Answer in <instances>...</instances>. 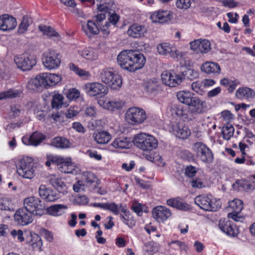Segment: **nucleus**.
<instances>
[{"label":"nucleus","instance_id":"1","mask_svg":"<svg viewBox=\"0 0 255 255\" xmlns=\"http://www.w3.org/2000/svg\"><path fill=\"white\" fill-rule=\"evenodd\" d=\"M189 107L182 105H173L170 109L171 115L177 120L189 122L193 119V114H201L207 109L206 101L199 97H194Z\"/></svg>","mask_w":255,"mask_h":255},{"label":"nucleus","instance_id":"2","mask_svg":"<svg viewBox=\"0 0 255 255\" xmlns=\"http://www.w3.org/2000/svg\"><path fill=\"white\" fill-rule=\"evenodd\" d=\"M117 61L120 67L130 72L142 69L146 63L143 54L131 50L122 51L118 55Z\"/></svg>","mask_w":255,"mask_h":255},{"label":"nucleus","instance_id":"3","mask_svg":"<svg viewBox=\"0 0 255 255\" xmlns=\"http://www.w3.org/2000/svg\"><path fill=\"white\" fill-rule=\"evenodd\" d=\"M15 165L19 177L31 179L35 176L36 166L33 157L27 156L20 157L15 160Z\"/></svg>","mask_w":255,"mask_h":255},{"label":"nucleus","instance_id":"4","mask_svg":"<svg viewBox=\"0 0 255 255\" xmlns=\"http://www.w3.org/2000/svg\"><path fill=\"white\" fill-rule=\"evenodd\" d=\"M132 142L137 148L144 152L152 151L158 145V141L154 136L144 132L134 135Z\"/></svg>","mask_w":255,"mask_h":255},{"label":"nucleus","instance_id":"5","mask_svg":"<svg viewBox=\"0 0 255 255\" xmlns=\"http://www.w3.org/2000/svg\"><path fill=\"white\" fill-rule=\"evenodd\" d=\"M100 79L111 90L119 91L123 86L121 74L111 68H104L100 71Z\"/></svg>","mask_w":255,"mask_h":255},{"label":"nucleus","instance_id":"6","mask_svg":"<svg viewBox=\"0 0 255 255\" xmlns=\"http://www.w3.org/2000/svg\"><path fill=\"white\" fill-rule=\"evenodd\" d=\"M194 202L201 209L208 211H216L221 206L220 200L211 194L198 195L195 198Z\"/></svg>","mask_w":255,"mask_h":255},{"label":"nucleus","instance_id":"7","mask_svg":"<svg viewBox=\"0 0 255 255\" xmlns=\"http://www.w3.org/2000/svg\"><path fill=\"white\" fill-rule=\"evenodd\" d=\"M147 119V115L144 109L133 107L128 109L125 113L126 121L129 125L137 126L142 124Z\"/></svg>","mask_w":255,"mask_h":255},{"label":"nucleus","instance_id":"8","mask_svg":"<svg viewBox=\"0 0 255 255\" xmlns=\"http://www.w3.org/2000/svg\"><path fill=\"white\" fill-rule=\"evenodd\" d=\"M42 63L44 67L49 70L58 69L61 63V55L54 50H49L42 54Z\"/></svg>","mask_w":255,"mask_h":255},{"label":"nucleus","instance_id":"9","mask_svg":"<svg viewBox=\"0 0 255 255\" xmlns=\"http://www.w3.org/2000/svg\"><path fill=\"white\" fill-rule=\"evenodd\" d=\"M98 105L105 110L115 112L121 110L125 105V102L119 99L109 97H102L97 100Z\"/></svg>","mask_w":255,"mask_h":255},{"label":"nucleus","instance_id":"10","mask_svg":"<svg viewBox=\"0 0 255 255\" xmlns=\"http://www.w3.org/2000/svg\"><path fill=\"white\" fill-rule=\"evenodd\" d=\"M156 50L159 55L169 56L172 58L178 59L183 56V53L180 51L173 43L162 42L156 46Z\"/></svg>","mask_w":255,"mask_h":255},{"label":"nucleus","instance_id":"11","mask_svg":"<svg viewBox=\"0 0 255 255\" xmlns=\"http://www.w3.org/2000/svg\"><path fill=\"white\" fill-rule=\"evenodd\" d=\"M161 79L165 86L174 88L180 85L184 78L181 73L174 70H165L161 73Z\"/></svg>","mask_w":255,"mask_h":255},{"label":"nucleus","instance_id":"12","mask_svg":"<svg viewBox=\"0 0 255 255\" xmlns=\"http://www.w3.org/2000/svg\"><path fill=\"white\" fill-rule=\"evenodd\" d=\"M193 151L196 156L202 162L211 163L214 160L213 154L206 145L201 142L194 143L192 147Z\"/></svg>","mask_w":255,"mask_h":255},{"label":"nucleus","instance_id":"13","mask_svg":"<svg viewBox=\"0 0 255 255\" xmlns=\"http://www.w3.org/2000/svg\"><path fill=\"white\" fill-rule=\"evenodd\" d=\"M24 209L33 215L41 216L44 213V206L41 200L37 197L30 196L23 200Z\"/></svg>","mask_w":255,"mask_h":255},{"label":"nucleus","instance_id":"14","mask_svg":"<svg viewBox=\"0 0 255 255\" xmlns=\"http://www.w3.org/2000/svg\"><path fill=\"white\" fill-rule=\"evenodd\" d=\"M14 60L17 68L22 71L30 70L37 63L36 56L28 53L18 55Z\"/></svg>","mask_w":255,"mask_h":255},{"label":"nucleus","instance_id":"15","mask_svg":"<svg viewBox=\"0 0 255 255\" xmlns=\"http://www.w3.org/2000/svg\"><path fill=\"white\" fill-rule=\"evenodd\" d=\"M83 89L85 93L90 97H95L100 95L104 96L109 92L107 87L103 84L97 82L87 83L84 85Z\"/></svg>","mask_w":255,"mask_h":255},{"label":"nucleus","instance_id":"16","mask_svg":"<svg viewBox=\"0 0 255 255\" xmlns=\"http://www.w3.org/2000/svg\"><path fill=\"white\" fill-rule=\"evenodd\" d=\"M190 49L196 54H206L211 49V43L207 39H198L190 42Z\"/></svg>","mask_w":255,"mask_h":255},{"label":"nucleus","instance_id":"17","mask_svg":"<svg viewBox=\"0 0 255 255\" xmlns=\"http://www.w3.org/2000/svg\"><path fill=\"white\" fill-rule=\"evenodd\" d=\"M171 211L165 206H157L152 211L153 219L158 223H163L167 221L171 216Z\"/></svg>","mask_w":255,"mask_h":255},{"label":"nucleus","instance_id":"18","mask_svg":"<svg viewBox=\"0 0 255 255\" xmlns=\"http://www.w3.org/2000/svg\"><path fill=\"white\" fill-rule=\"evenodd\" d=\"M49 74V72H44L32 78L28 83L29 88L32 90H36L39 87L48 88Z\"/></svg>","mask_w":255,"mask_h":255},{"label":"nucleus","instance_id":"19","mask_svg":"<svg viewBox=\"0 0 255 255\" xmlns=\"http://www.w3.org/2000/svg\"><path fill=\"white\" fill-rule=\"evenodd\" d=\"M78 54L88 63H92L96 61L99 58L98 50L91 46L78 50Z\"/></svg>","mask_w":255,"mask_h":255},{"label":"nucleus","instance_id":"20","mask_svg":"<svg viewBox=\"0 0 255 255\" xmlns=\"http://www.w3.org/2000/svg\"><path fill=\"white\" fill-rule=\"evenodd\" d=\"M173 15V12L171 10H159L151 14L150 19L154 23H165L171 21Z\"/></svg>","mask_w":255,"mask_h":255},{"label":"nucleus","instance_id":"21","mask_svg":"<svg viewBox=\"0 0 255 255\" xmlns=\"http://www.w3.org/2000/svg\"><path fill=\"white\" fill-rule=\"evenodd\" d=\"M33 215L24 208L19 209L14 215V221L17 224L26 226L32 222Z\"/></svg>","mask_w":255,"mask_h":255},{"label":"nucleus","instance_id":"22","mask_svg":"<svg viewBox=\"0 0 255 255\" xmlns=\"http://www.w3.org/2000/svg\"><path fill=\"white\" fill-rule=\"evenodd\" d=\"M62 159L58 167L59 171L64 173H71L75 175L80 173V168L72 162L71 157H62Z\"/></svg>","mask_w":255,"mask_h":255},{"label":"nucleus","instance_id":"23","mask_svg":"<svg viewBox=\"0 0 255 255\" xmlns=\"http://www.w3.org/2000/svg\"><path fill=\"white\" fill-rule=\"evenodd\" d=\"M127 32L128 35L131 38H142L147 34V28L144 24L133 23L128 27Z\"/></svg>","mask_w":255,"mask_h":255},{"label":"nucleus","instance_id":"24","mask_svg":"<svg viewBox=\"0 0 255 255\" xmlns=\"http://www.w3.org/2000/svg\"><path fill=\"white\" fill-rule=\"evenodd\" d=\"M131 145L130 138L122 136L114 139L109 145V149L110 151L114 152L115 150L128 149Z\"/></svg>","mask_w":255,"mask_h":255},{"label":"nucleus","instance_id":"25","mask_svg":"<svg viewBox=\"0 0 255 255\" xmlns=\"http://www.w3.org/2000/svg\"><path fill=\"white\" fill-rule=\"evenodd\" d=\"M171 130L177 137L181 139H186L191 134L190 129L188 127L177 122L172 124Z\"/></svg>","mask_w":255,"mask_h":255},{"label":"nucleus","instance_id":"26","mask_svg":"<svg viewBox=\"0 0 255 255\" xmlns=\"http://www.w3.org/2000/svg\"><path fill=\"white\" fill-rule=\"evenodd\" d=\"M45 136L41 133L34 132L30 136H24L22 138V141L26 145L37 146L45 139Z\"/></svg>","mask_w":255,"mask_h":255},{"label":"nucleus","instance_id":"27","mask_svg":"<svg viewBox=\"0 0 255 255\" xmlns=\"http://www.w3.org/2000/svg\"><path fill=\"white\" fill-rule=\"evenodd\" d=\"M16 25V20L12 16L6 14L0 16V29L9 31L15 28Z\"/></svg>","mask_w":255,"mask_h":255},{"label":"nucleus","instance_id":"28","mask_svg":"<svg viewBox=\"0 0 255 255\" xmlns=\"http://www.w3.org/2000/svg\"><path fill=\"white\" fill-rule=\"evenodd\" d=\"M39 196L48 202H53L59 198L58 194L45 185H40L38 189Z\"/></svg>","mask_w":255,"mask_h":255},{"label":"nucleus","instance_id":"29","mask_svg":"<svg viewBox=\"0 0 255 255\" xmlns=\"http://www.w3.org/2000/svg\"><path fill=\"white\" fill-rule=\"evenodd\" d=\"M82 29L85 35L89 38H92L100 33V28L93 21L89 20L87 22L82 23Z\"/></svg>","mask_w":255,"mask_h":255},{"label":"nucleus","instance_id":"30","mask_svg":"<svg viewBox=\"0 0 255 255\" xmlns=\"http://www.w3.org/2000/svg\"><path fill=\"white\" fill-rule=\"evenodd\" d=\"M219 228L226 234L234 237L238 235V229L230 221H225V220H220L219 223Z\"/></svg>","mask_w":255,"mask_h":255},{"label":"nucleus","instance_id":"31","mask_svg":"<svg viewBox=\"0 0 255 255\" xmlns=\"http://www.w3.org/2000/svg\"><path fill=\"white\" fill-rule=\"evenodd\" d=\"M26 243L30 246L34 250L40 251L43 246V243L40 237L35 233L28 232L26 234Z\"/></svg>","mask_w":255,"mask_h":255},{"label":"nucleus","instance_id":"32","mask_svg":"<svg viewBox=\"0 0 255 255\" xmlns=\"http://www.w3.org/2000/svg\"><path fill=\"white\" fill-rule=\"evenodd\" d=\"M49 181L50 184L55 187L59 193L65 194L68 192V188L66 185L62 181L59 176L51 175L49 176Z\"/></svg>","mask_w":255,"mask_h":255},{"label":"nucleus","instance_id":"33","mask_svg":"<svg viewBox=\"0 0 255 255\" xmlns=\"http://www.w3.org/2000/svg\"><path fill=\"white\" fill-rule=\"evenodd\" d=\"M201 71L207 74L219 75L221 69L219 64L216 62L208 61L202 64Z\"/></svg>","mask_w":255,"mask_h":255},{"label":"nucleus","instance_id":"34","mask_svg":"<svg viewBox=\"0 0 255 255\" xmlns=\"http://www.w3.org/2000/svg\"><path fill=\"white\" fill-rule=\"evenodd\" d=\"M50 145L59 149H66L71 147L72 144L66 138L57 136L51 140Z\"/></svg>","mask_w":255,"mask_h":255},{"label":"nucleus","instance_id":"35","mask_svg":"<svg viewBox=\"0 0 255 255\" xmlns=\"http://www.w3.org/2000/svg\"><path fill=\"white\" fill-rule=\"evenodd\" d=\"M93 137L97 143L103 144L108 143L111 139L112 135L107 131H97L94 132Z\"/></svg>","mask_w":255,"mask_h":255},{"label":"nucleus","instance_id":"36","mask_svg":"<svg viewBox=\"0 0 255 255\" xmlns=\"http://www.w3.org/2000/svg\"><path fill=\"white\" fill-rule=\"evenodd\" d=\"M68 207L64 204H55L47 208L48 214L52 216L58 217L65 214Z\"/></svg>","mask_w":255,"mask_h":255},{"label":"nucleus","instance_id":"37","mask_svg":"<svg viewBox=\"0 0 255 255\" xmlns=\"http://www.w3.org/2000/svg\"><path fill=\"white\" fill-rule=\"evenodd\" d=\"M236 96L241 100H248L255 97V92L248 87H241L236 91Z\"/></svg>","mask_w":255,"mask_h":255},{"label":"nucleus","instance_id":"38","mask_svg":"<svg viewBox=\"0 0 255 255\" xmlns=\"http://www.w3.org/2000/svg\"><path fill=\"white\" fill-rule=\"evenodd\" d=\"M176 96L180 103L188 106L195 97L194 94L189 91H179L177 93Z\"/></svg>","mask_w":255,"mask_h":255},{"label":"nucleus","instance_id":"39","mask_svg":"<svg viewBox=\"0 0 255 255\" xmlns=\"http://www.w3.org/2000/svg\"><path fill=\"white\" fill-rule=\"evenodd\" d=\"M167 204L169 206L185 211L191 209L189 205L178 199H169L167 200Z\"/></svg>","mask_w":255,"mask_h":255},{"label":"nucleus","instance_id":"40","mask_svg":"<svg viewBox=\"0 0 255 255\" xmlns=\"http://www.w3.org/2000/svg\"><path fill=\"white\" fill-rule=\"evenodd\" d=\"M106 210H109L116 215H118L120 213V211L124 214H125L126 216H127L128 214L127 210L126 207L123 205V204H120L118 205L116 204L115 202L107 203Z\"/></svg>","mask_w":255,"mask_h":255},{"label":"nucleus","instance_id":"41","mask_svg":"<svg viewBox=\"0 0 255 255\" xmlns=\"http://www.w3.org/2000/svg\"><path fill=\"white\" fill-rule=\"evenodd\" d=\"M38 28L43 34L53 38L54 40L59 41L61 38V35L49 26L39 25Z\"/></svg>","mask_w":255,"mask_h":255},{"label":"nucleus","instance_id":"42","mask_svg":"<svg viewBox=\"0 0 255 255\" xmlns=\"http://www.w3.org/2000/svg\"><path fill=\"white\" fill-rule=\"evenodd\" d=\"M144 89L149 94H155L158 88V82L157 79L152 78L144 82Z\"/></svg>","mask_w":255,"mask_h":255},{"label":"nucleus","instance_id":"43","mask_svg":"<svg viewBox=\"0 0 255 255\" xmlns=\"http://www.w3.org/2000/svg\"><path fill=\"white\" fill-rule=\"evenodd\" d=\"M220 84L222 86L228 87L229 92L232 93L240 83L238 80L234 78H224L220 81Z\"/></svg>","mask_w":255,"mask_h":255},{"label":"nucleus","instance_id":"44","mask_svg":"<svg viewBox=\"0 0 255 255\" xmlns=\"http://www.w3.org/2000/svg\"><path fill=\"white\" fill-rule=\"evenodd\" d=\"M86 185L94 190L98 186L99 180L94 174L91 172H86L84 174Z\"/></svg>","mask_w":255,"mask_h":255},{"label":"nucleus","instance_id":"45","mask_svg":"<svg viewBox=\"0 0 255 255\" xmlns=\"http://www.w3.org/2000/svg\"><path fill=\"white\" fill-rule=\"evenodd\" d=\"M131 209L139 216H141L143 212H148V209L145 204L135 200L132 202Z\"/></svg>","mask_w":255,"mask_h":255},{"label":"nucleus","instance_id":"46","mask_svg":"<svg viewBox=\"0 0 255 255\" xmlns=\"http://www.w3.org/2000/svg\"><path fill=\"white\" fill-rule=\"evenodd\" d=\"M192 187L198 189H201L206 186V180L205 175L202 174L198 177L193 178L190 182Z\"/></svg>","mask_w":255,"mask_h":255},{"label":"nucleus","instance_id":"47","mask_svg":"<svg viewBox=\"0 0 255 255\" xmlns=\"http://www.w3.org/2000/svg\"><path fill=\"white\" fill-rule=\"evenodd\" d=\"M70 70L74 72L79 77L83 78H88L90 77L91 74L88 71H86L78 67L74 63H70L69 65Z\"/></svg>","mask_w":255,"mask_h":255},{"label":"nucleus","instance_id":"48","mask_svg":"<svg viewBox=\"0 0 255 255\" xmlns=\"http://www.w3.org/2000/svg\"><path fill=\"white\" fill-rule=\"evenodd\" d=\"M13 202L10 197H2L0 198V210L11 211L13 210Z\"/></svg>","mask_w":255,"mask_h":255},{"label":"nucleus","instance_id":"49","mask_svg":"<svg viewBox=\"0 0 255 255\" xmlns=\"http://www.w3.org/2000/svg\"><path fill=\"white\" fill-rule=\"evenodd\" d=\"M64 97L62 95L56 93L54 94L51 100V106L53 109H59L64 104Z\"/></svg>","mask_w":255,"mask_h":255},{"label":"nucleus","instance_id":"50","mask_svg":"<svg viewBox=\"0 0 255 255\" xmlns=\"http://www.w3.org/2000/svg\"><path fill=\"white\" fill-rule=\"evenodd\" d=\"M234 130L233 126L231 124H228L223 126L222 129L223 137L227 140H229L233 136Z\"/></svg>","mask_w":255,"mask_h":255},{"label":"nucleus","instance_id":"51","mask_svg":"<svg viewBox=\"0 0 255 255\" xmlns=\"http://www.w3.org/2000/svg\"><path fill=\"white\" fill-rule=\"evenodd\" d=\"M229 208L232 211L240 213L243 208V202L239 199H234L229 202Z\"/></svg>","mask_w":255,"mask_h":255},{"label":"nucleus","instance_id":"52","mask_svg":"<svg viewBox=\"0 0 255 255\" xmlns=\"http://www.w3.org/2000/svg\"><path fill=\"white\" fill-rule=\"evenodd\" d=\"M169 245L173 249L179 250L181 252L187 253L188 250V246L184 242L178 240L170 242Z\"/></svg>","mask_w":255,"mask_h":255},{"label":"nucleus","instance_id":"53","mask_svg":"<svg viewBox=\"0 0 255 255\" xmlns=\"http://www.w3.org/2000/svg\"><path fill=\"white\" fill-rule=\"evenodd\" d=\"M20 91L18 90L10 89L6 91L0 93V101L7 98H12L19 96Z\"/></svg>","mask_w":255,"mask_h":255},{"label":"nucleus","instance_id":"54","mask_svg":"<svg viewBox=\"0 0 255 255\" xmlns=\"http://www.w3.org/2000/svg\"><path fill=\"white\" fill-rule=\"evenodd\" d=\"M10 234L14 239L19 242H22L25 240H26V234H28V232H23L21 230H13L11 231Z\"/></svg>","mask_w":255,"mask_h":255},{"label":"nucleus","instance_id":"55","mask_svg":"<svg viewBox=\"0 0 255 255\" xmlns=\"http://www.w3.org/2000/svg\"><path fill=\"white\" fill-rule=\"evenodd\" d=\"M62 157L60 155L48 154L46 156L47 160L45 162V164L47 166H50L51 164H55L58 166L59 163L61 162V160H63Z\"/></svg>","mask_w":255,"mask_h":255},{"label":"nucleus","instance_id":"56","mask_svg":"<svg viewBox=\"0 0 255 255\" xmlns=\"http://www.w3.org/2000/svg\"><path fill=\"white\" fill-rule=\"evenodd\" d=\"M31 19L27 16L23 17L21 22L19 25L18 32L20 33H24L29 26Z\"/></svg>","mask_w":255,"mask_h":255},{"label":"nucleus","instance_id":"57","mask_svg":"<svg viewBox=\"0 0 255 255\" xmlns=\"http://www.w3.org/2000/svg\"><path fill=\"white\" fill-rule=\"evenodd\" d=\"M80 96V92L77 89L71 88L66 94V98L70 101L77 100Z\"/></svg>","mask_w":255,"mask_h":255},{"label":"nucleus","instance_id":"58","mask_svg":"<svg viewBox=\"0 0 255 255\" xmlns=\"http://www.w3.org/2000/svg\"><path fill=\"white\" fill-rule=\"evenodd\" d=\"M182 74L184 77H185L190 80H193L199 76L198 72L192 68H187Z\"/></svg>","mask_w":255,"mask_h":255},{"label":"nucleus","instance_id":"59","mask_svg":"<svg viewBox=\"0 0 255 255\" xmlns=\"http://www.w3.org/2000/svg\"><path fill=\"white\" fill-rule=\"evenodd\" d=\"M49 87L56 85L62 80L61 76L55 73H49Z\"/></svg>","mask_w":255,"mask_h":255},{"label":"nucleus","instance_id":"60","mask_svg":"<svg viewBox=\"0 0 255 255\" xmlns=\"http://www.w3.org/2000/svg\"><path fill=\"white\" fill-rule=\"evenodd\" d=\"M191 88L196 93L201 95L205 88L202 81H197L192 83Z\"/></svg>","mask_w":255,"mask_h":255},{"label":"nucleus","instance_id":"61","mask_svg":"<svg viewBox=\"0 0 255 255\" xmlns=\"http://www.w3.org/2000/svg\"><path fill=\"white\" fill-rule=\"evenodd\" d=\"M21 114V110L19 105H13L11 106V109L8 115L11 118L19 117Z\"/></svg>","mask_w":255,"mask_h":255},{"label":"nucleus","instance_id":"62","mask_svg":"<svg viewBox=\"0 0 255 255\" xmlns=\"http://www.w3.org/2000/svg\"><path fill=\"white\" fill-rule=\"evenodd\" d=\"M86 154L90 158L97 161H100L102 159V155L95 150H88L86 152Z\"/></svg>","mask_w":255,"mask_h":255},{"label":"nucleus","instance_id":"63","mask_svg":"<svg viewBox=\"0 0 255 255\" xmlns=\"http://www.w3.org/2000/svg\"><path fill=\"white\" fill-rule=\"evenodd\" d=\"M79 111V108L77 106H71L67 110L66 117L69 119L73 118L78 114Z\"/></svg>","mask_w":255,"mask_h":255},{"label":"nucleus","instance_id":"64","mask_svg":"<svg viewBox=\"0 0 255 255\" xmlns=\"http://www.w3.org/2000/svg\"><path fill=\"white\" fill-rule=\"evenodd\" d=\"M190 0H177L176 6L179 9H187L191 6Z\"/></svg>","mask_w":255,"mask_h":255}]
</instances>
